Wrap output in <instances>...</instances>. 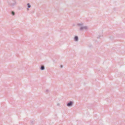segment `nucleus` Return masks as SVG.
<instances>
[{"instance_id": "4", "label": "nucleus", "mask_w": 125, "mask_h": 125, "mask_svg": "<svg viewBox=\"0 0 125 125\" xmlns=\"http://www.w3.org/2000/svg\"><path fill=\"white\" fill-rule=\"evenodd\" d=\"M74 41H78L79 40L78 36H75L74 37Z\"/></svg>"}, {"instance_id": "13", "label": "nucleus", "mask_w": 125, "mask_h": 125, "mask_svg": "<svg viewBox=\"0 0 125 125\" xmlns=\"http://www.w3.org/2000/svg\"><path fill=\"white\" fill-rule=\"evenodd\" d=\"M46 91L47 92H48L49 90H46Z\"/></svg>"}, {"instance_id": "15", "label": "nucleus", "mask_w": 125, "mask_h": 125, "mask_svg": "<svg viewBox=\"0 0 125 125\" xmlns=\"http://www.w3.org/2000/svg\"><path fill=\"white\" fill-rule=\"evenodd\" d=\"M92 47V45H91V46H90V47Z\"/></svg>"}, {"instance_id": "12", "label": "nucleus", "mask_w": 125, "mask_h": 125, "mask_svg": "<svg viewBox=\"0 0 125 125\" xmlns=\"http://www.w3.org/2000/svg\"><path fill=\"white\" fill-rule=\"evenodd\" d=\"M60 104L59 103H58L57 104V105L58 106H59L60 105Z\"/></svg>"}, {"instance_id": "3", "label": "nucleus", "mask_w": 125, "mask_h": 125, "mask_svg": "<svg viewBox=\"0 0 125 125\" xmlns=\"http://www.w3.org/2000/svg\"><path fill=\"white\" fill-rule=\"evenodd\" d=\"M87 27L86 26H81L80 28V31H82L84 29L87 30Z\"/></svg>"}, {"instance_id": "5", "label": "nucleus", "mask_w": 125, "mask_h": 125, "mask_svg": "<svg viewBox=\"0 0 125 125\" xmlns=\"http://www.w3.org/2000/svg\"><path fill=\"white\" fill-rule=\"evenodd\" d=\"M45 67L44 65H41L40 67V69L41 70H43L45 69Z\"/></svg>"}, {"instance_id": "9", "label": "nucleus", "mask_w": 125, "mask_h": 125, "mask_svg": "<svg viewBox=\"0 0 125 125\" xmlns=\"http://www.w3.org/2000/svg\"><path fill=\"white\" fill-rule=\"evenodd\" d=\"M83 24L82 23H78L77 24V25L78 26H82L83 25Z\"/></svg>"}, {"instance_id": "11", "label": "nucleus", "mask_w": 125, "mask_h": 125, "mask_svg": "<svg viewBox=\"0 0 125 125\" xmlns=\"http://www.w3.org/2000/svg\"><path fill=\"white\" fill-rule=\"evenodd\" d=\"M60 66L61 68H62L63 67V66L62 65H61Z\"/></svg>"}, {"instance_id": "14", "label": "nucleus", "mask_w": 125, "mask_h": 125, "mask_svg": "<svg viewBox=\"0 0 125 125\" xmlns=\"http://www.w3.org/2000/svg\"><path fill=\"white\" fill-rule=\"evenodd\" d=\"M29 8H27V10H29Z\"/></svg>"}, {"instance_id": "6", "label": "nucleus", "mask_w": 125, "mask_h": 125, "mask_svg": "<svg viewBox=\"0 0 125 125\" xmlns=\"http://www.w3.org/2000/svg\"><path fill=\"white\" fill-rule=\"evenodd\" d=\"M27 7L28 8H30L31 7V5L29 3L27 4Z\"/></svg>"}, {"instance_id": "10", "label": "nucleus", "mask_w": 125, "mask_h": 125, "mask_svg": "<svg viewBox=\"0 0 125 125\" xmlns=\"http://www.w3.org/2000/svg\"><path fill=\"white\" fill-rule=\"evenodd\" d=\"M101 36V35H99L98 36V37H97V39H99V38Z\"/></svg>"}, {"instance_id": "8", "label": "nucleus", "mask_w": 125, "mask_h": 125, "mask_svg": "<svg viewBox=\"0 0 125 125\" xmlns=\"http://www.w3.org/2000/svg\"><path fill=\"white\" fill-rule=\"evenodd\" d=\"M34 121H30V124L31 125H32L34 123Z\"/></svg>"}, {"instance_id": "1", "label": "nucleus", "mask_w": 125, "mask_h": 125, "mask_svg": "<svg viewBox=\"0 0 125 125\" xmlns=\"http://www.w3.org/2000/svg\"><path fill=\"white\" fill-rule=\"evenodd\" d=\"M12 0L13 1L14 3H12L10 2H8V4L9 5H10L12 7H13L16 4V2L15 0Z\"/></svg>"}, {"instance_id": "7", "label": "nucleus", "mask_w": 125, "mask_h": 125, "mask_svg": "<svg viewBox=\"0 0 125 125\" xmlns=\"http://www.w3.org/2000/svg\"><path fill=\"white\" fill-rule=\"evenodd\" d=\"M11 14H12L13 16L15 15V12L13 11H12L11 12Z\"/></svg>"}, {"instance_id": "2", "label": "nucleus", "mask_w": 125, "mask_h": 125, "mask_svg": "<svg viewBox=\"0 0 125 125\" xmlns=\"http://www.w3.org/2000/svg\"><path fill=\"white\" fill-rule=\"evenodd\" d=\"M73 102L72 101H70L69 102L67 103V106L68 107H71L73 104Z\"/></svg>"}]
</instances>
